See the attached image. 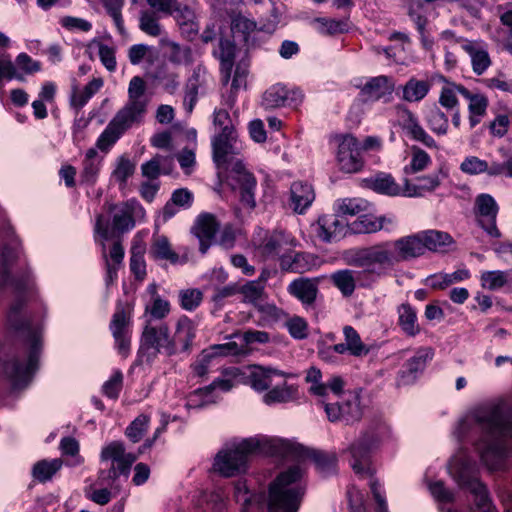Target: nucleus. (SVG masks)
Returning <instances> with one entry per match:
<instances>
[{
  "instance_id": "nucleus-56",
  "label": "nucleus",
  "mask_w": 512,
  "mask_h": 512,
  "mask_svg": "<svg viewBox=\"0 0 512 512\" xmlns=\"http://www.w3.org/2000/svg\"><path fill=\"white\" fill-rule=\"evenodd\" d=\"M508 275V271H484L480 277L481 286L492 291L498 290L508 283Z\"/></svg>"
},
{
  "instance_id": "nucleus-22",
  "label": "nucleus",
  "mask_w": 512,
  "mask_h": 512,
  "mask_svg": "<svg viewBox=\"0 0 512 512\" xmlns=\"http://www.w3.org/2000/svg\"><path fill=\"white\" fill-rule=\"evenodd\" d=\"M434 356V351L431 347L419 348L413 357L408 359L399 373V385L412 384L418 374L421 373L428 361H431Z\"/></svg>"
},
{
  "instance_id": "nucleus-63",
  "label": "nucleus",
  "mask_w": 512,
  "mask_h": 512,
  "mask_svg": "<svg viewBox=\"0 0 512 512\" xmlns=\"http://www.w3.org/2000/svg\"><path fill=\"white\" fill-rule=\"evenodd\" d=\"M135 164L127 157L121 156L117 159L116 167L112 172L113 178L121 185H125L127 179L134 174Z\"/></svg>"
},
{
  "instance_id": "nucleus-51",
  "label": "nucleus",
  "mask_w": 512,
  "mask_h": 512,
  "mask_svg": "<svg viewBox=\"0 0 512 512\" xmlns=\"http://www.w3.org/2000/svg\"><path fill=\"white\" fill-rule=\"evenodd\" d=\"M235 498L242 505L241 512H253L254 506L261 504L264 500L263 495H251L246 483L241 481L235 484Z\"/></svg>"
},
{
  "instance_id": "nucleus-19",
  "label": "nucleus",
  "mask_w": 512,
  "mask_h": 512,
  "mask_svg": "<svg viewBox=\"0 0 512 512\" xmlns=\"http://www.w3.org/2000/svg\"><path fill=\"white\" fill-rule=\"evenodd\" d=\"M395 111L400 125L412 139L423 143L429 148L436 147L435 140L424 130L417 116L410 109L403 104H397Z\"/></svg>"
},
{
  "instance_id": "nucleus-36",
  "label": "nucleus",
  "mask_w": 512,
  "mask_h": 512,
  "mask_svg": "<svg viewBox=\"0 0 512 512\" xmlns=\"http://www.w3.org/2000/svg\"><path fill=\"white\" fill-rule=\"evenodd\" d=\"M235 53L236 46L232 40L225 38H221L219 40L218 48L214 51V55L220 61L221 79L223 84H227L230 80Z\"/></svg>"
},
{
  "instance_id": "nucleus-14",
  "label": "nucleus",
  "mask_w": 512,
  "mask_h": 512,
  "mask_svg": "<svg viewBox=\"0 0 512 512\" xmlns=\"http://www.w3.org/2000/svg\"><path fill=\"white\" fill-rule=\"evenodd\" d=\"M296 246V240L291 234L283 231H274L261 245V253L266 258L282 259L291 257L292 249Z\"/></svg>"
},
{
  "instance_id": "nucleus-33",
  "label": "nucleus",
  "mask_w": 512,
  "mask_h": 512,
  "mask_svg": "<svg viewBox=\"0 0 512 512\" xmlns=\"http://www.w3.org/2000/svg\"><path fill=\"white\" fill-rule=\"evenodd\" d=\"M94 231L102 239V242H101L102 255H103V258L105 259V265H106L105 282L107 285H110L117 278V272H118L119 266L112 265L110 260H108V257H107L106 245H105L104 241H106L112 237V232L110 231V228H109V221L102 214H99L96 217Z\"/></svg>"
},
{
  "instance_id": "nucleus-62",
  "label": "nucleus",
  "mask_w": 512,
  "mask_h": 512,
  "mask_svg": "<svg viewBox=\"0 0 512 512\" xmlns=\"http://www.w3.org/2000/svg\"><path fill=\"white\" fill-rule=\"evenodd\" d=\"M336 210L340 215L355 216L366 210L367 202L359 198H346L336 202Z\"/></svg>"
},
{
  "instance_id": "nucleus-45",
  "label": "nucleus",
  "mask_w": 512,
  "mask_h": 512,
  "mask_svg": "<svg viewBox=\"0 0 512 512\" xmlns=\"http://www.w3.org/2000/svg\"><path fill=\"white\" fill-rule=\"evenodd\" d=\"M439 78L446 83V85L441 88L439 104L448 110L457 109L459 104L457 94L461 95L462 89L467 88L461 84L449 82L444 76H439Z\"/></svg>"
},
{
  "instance_id": "nucleus-48",
  "label": "nucleus",
  "mask_w": 512,
  "mask_h": 512,
  "mask_svg": "<svg viewBox=\"0 0 512 512\" xmlns=\"http://www.w3.org/2000/svg\"><path fill=\"white\" fill-rule=\"evenodd\" d=\"M420 239L424 245V252L426 250L438 251L442 247L448 246L452 243L451 236L438 230H426L418 232Z\"/></svg>"
},
{
  "instance_id": "nucleus-39",
  "label": "nucleus",
  "mask_w": 512,
  "mask_h": 512,
  "mask_svg": "<svg viewBox=\"0 0 512 512\" xmlns=\"http://www.w3.org/2000/svg\"><path fill=\"white\" fill-rule=\"evenodd\" d=\"M431 83L427 80H419L411 77L404 85L398 87V91L402 92L401 99L406 102H420L429 93Z\"/></svg>"
},
{
  "instance_id": "nucleus-15",
  "label": "nucleus",
  "mask_w": 512,
  "mask_h": 512,
  "mask_svg": "<svg viewBox=\"0 0 512 512\" xmlns=\"http://www.w3.org/2000/svg\"><path fill=\"white\" fill-rule=\"evenodd\" d=\"M300 89L288 90L284 85L275 84L265 91L262 97V106L265 109H273L282 106H297L303 100Z\"/></svg>"
},
{
  "instance_id": "nucleus-16",
  "label": "nucleus",
  "mask_w": 512,
  "mask_h": 512,
  "mask_svg": "<svg viewBox=\"0 0 512 512\" xmlns=\"http://www.w3.org/2000/svg\"><path fill=\"white\" fill-rule=\"evenodd\" d=\"M347 222L339 215H322L312 225L316 236L325 243L337 242L345 236Z\"/></svg>"
},
{
  "instance_id": "nucleus-55",
  "label": "nucleus",
  "mask_w": 512,
  "mask_h": 512,
  "mask_svg": "<svg viewBox=\"0 0 512 512\" xmlns=\"http://www.w3.org/2000/svg\"><path fill=\"white\" fill-rule=\"evenodd\" d=\"M151 253L155 258L168 260L173 264L177 263L179 259L178 254L171 249L170 243L165 236H159L154 239Z\"/></svg>"
},
{
  "instance_id": "nucleus-64",
  "label": "nucleus",
  "mask_w": 512,
  "mask_h": 512,
  "mask_svg": "<svg viewBox=\"0 0 512 512\" xmlns=\"http://www.w3.org/2000/svg\"><path fill=\"white\" fill-rule=\"evenodd\" d=\"M149 424V417L147 415H139L131 424L126 428V436L133 442H139L144 433L147 431Z\"/></svg>"
},
{
  "instance_id": "nucleus-18",
  "label": "nucleus",
  "mask_w": 512,
  "mask_h": 512,
  "mask_svg": "<svg viewBox=\"0 0 512 512\" xmlns=\"http://www.w3.org/2000/svg\"><path fill=\"white\" fill-rule=\"evenodd\" d=\"M395 111L400 125L412 139L423 143L429 148L436 147L435 140L424 130L417 116L410 109L403 104H397Z\"/></svg>"
},
{
  "instance_id": "nucleus-9",
  "label": "nucleus",
  "mask_w": 512,
  "mask_h": 512,
  "mask_svg": "<svg viewBox=\"0 0 512 512\" xmlns=\"http://www.w3.org/2000/svg\"><path fill=\"white\" fill-rule=\"evenodd\" d=\"M334 142L337 146L336 161L339 169L345 173L359 172L364 161L357 138L351 134H341L334 137Z\"/></svg>"
},
{
  "instance_id": "nucleus-25",
  "label": "nucleus",
  "mask_w": 512,
  "mask_h": 512,
  "mask_svg": "<svg viewBox=\"0 0 512 512\" xmlns=\"http://www.w3.org/2000/svg\"><path fill=\"white\" fill-rule=\"evenodd\" d=\"M196 337V326L187 316H182L176 323L175 331L171 336V343L174 345L175 355L189 353Z\"/></svg>"
},
{
  "instance_id": "nucleus-46",
  "label": "nucleus",
  "mask_w": 512,
  "mask_h": 512,
  "mask_svg": "<svg viewBox=\"0 0 512 512\" xmlns=\"http://www.w3.org/2000/svg\"><path fill=\"white\" fill-rule=\"evenodd\" d=\"M223 378H216L211 384L204 388H200L195 391V395H208L212 391L218 389L223 392L230 391L234 386L233 379L238 376V368L231 367L225 369L223 372Z\"/></svg>"
},
{
  "instance_id": "nucleus-54",
  "label": "nucleus",
  "mask_w": 512,
  "mask_h": 512,
  "mask_svg": "<svg viewBox=\"0 0 512 512\" xmlns=\"http://www.w3.org/2000/svg\"><path fill=\"white\" fill-rule=\"evenodd\" d=\"M215 361L216 358L211 350L208 348L202 350L190 365L193 375L200 378L206 377Z\"/></svg>"
},
{
  "instance_id": "nucleus-42",
  "label": "nucleus",
  "mask_w": 512,
  "mask_h": 512,
  "mask_svg": "<svg viewBox=\"0 0 512 512\" xmlns=\"http://www.w3.org/2000/svg\"><path fill=\"white\" fill-rule=\"evenodd\" d=\"M102 86L103 80L101 78H93L82 91H79L78 87L75 85L70 97V105L78 112Z\"/></svg>"
},
{
  "instance_id": "nucleus-1",
  "label": "nucleus",
  "mask_w": 512,
  "mask_h": 512,
  "mask_svg": "<svg viewBox=\"0 0 512 512\" xmlns=\"http://www.w3.org/2000/svg\"><path fill=\"white\" fill-rule=\"evenodd\" d=\"M6 287H11L15 294L14 300L6 314L8 329L15 334L27 349L24 362L12 359L3 364L4 374L11 380L14 388L27 385L38 365L42 349V328L35 322L32 312L26 305V294L33 288L28 276L22 279H11L6 269L0 271V295Z\"/></svg>"
},
{
  "instance_id": "nucleus-38",
  "label": "nucleus",
  "mask_w": 512,
  "mask_h": 512,
  "mask_svg": "<svg viewBox=\"0 0 512 512\" xmlns=\"http://www.w3.org/2000/svg\"><path fill=\"white\" fill-rule=\"evenodd\" d=\"M174 167L172 156L156 154L149 161L141 165V173L144 177L154 180L159 175H169Z\"/></svg>"
},
{
  "instance_id": "nucleus-12",
  "label": "nucleus",
  "mask_w": 512,
  "mask_h": 512,
  "mask_svg": "<svg viewBox=\"0 0 512 512\" xmlns=\"http://www.w3.org/2000/svg\"><path fill=\"white\" fill-rule=\"evenodd\" d=\"M227 131L219 132L212 138L213 161L219 168L225 167L242 149L237 131Z\"/></svg>"
},
{
  "instance_id": "nucleus-30",
  "label": "nucleus",
  "mask_w": 512,
  "mask_h": 512,
  "mask_svg": "<svg viewBox=\"0 0 512 512\" xmlns=\"http://www.w3.org/2000/svg\"><path fill=\"white\" fill-rule=\"evenodd\" d=\"M460 170L464 174L475 176L486 173L490 177L502 176L503 167L501 162L480 159L477 156H468L460 164Z\"/></svg>"
},
{
  "instance_id": "nucleus-32",
  "label": "nucleus",
  "mask_w": 512,
  "mask_h": 512,
  "mask_svg": "<svg viewBox=\"0 0 512 512\" xmlns=\"http://www.w3.org/2000/svg\"><path fill=\"white\" fill-rule=\"evenodd\" d=\"M362 278H365V273L350 269L336 271L331 276L333 284L344 296H351L353 294L357 282L363 287L370 285V281H362Z\"/></svg>"
},
{
  "instance_id": "nucleus-8",
  "label": "nucleus",
  "mask_w": 512,
  "mask_h": 512,
  "mask_svg": "<svg viewBox=\"0 0 512 512\" xmlns=\"http://www.w3.org/2000/svg\"><path fill=\"white\" fill-rule=\"evenodd\" d=\"M454 478L458 485L469 490L474 495V503L477 510L480 512H491L493 504L489 496L486 486L479 480L477 470L463 463Z\"/></svg>"
},
{
  "instance_id": "nucleus-17",
  "label": "nucleus",
  "mask_w": 512,
  "mask_h": 512,
  "mask_svg": "<svg viewBox=\"0 0 512 512\" xmlns=\"http://www.w3.org/2000/svg\"><path fill=\"white\" fill-rule=\"evenodd\" d=\"M395 111L400 125L412 139L423 143L429 148L436 147L435 140L424 130L417 116L410 109L403 104H397Z\"/></svg>"
},
{
  "instance_id": "nucleus-3",
  "label": "nucleus",
  "mask_w": 512,
  "mask_h": 512,
  "mask_svg": "<svg viewBox=\"0 0 512 512\" xmlns=\"http://www.w3.org/2000/svg\"><path fill=\"white\" fill-rule=\"evenodd\" d=\"M257 454L286 457L298 454V447L287 440L263 435L233 441L215 455L213 470L223 477H234L245 473L250 457Z\"/></svg>"
},
{
  "instance_id": "nucleus-44",
  "label": "nucleus",
  "mask_w": 512,
  "mask_h": 512,
  "mask_svg": "<svg viewBox=\"0 0 512 512\" xmlns=\"http://www.w3.org/2000/svg\"><path fill=\"white\" fill-rule=\"evenodd\" d=\"M282 375L283 373L279 370L255 366L249 375V381L254 390L262 392L270 387L274 376Z\"/></svg>"
},
{
  "instance_id": "nucleus-23",
  "label": "nucleus",
  "mask_w": 512,
  "mask_h": 512,
  "mask_svg": "<svg viewBox=\"0 0 512 512\" xmlns=\"http://www.w3.org/2000/svg\"><path fill=\"white\" fill-rule=\"evenodd\" d=\"M218 230L219 223L213 214L202 213L196 218L191 231L199 240L202 254L208 251Z\"/></svg>"
},
{
  "instance_id": "nucleus-24",
  "label": "nucleus",
  "mask_w": 512,
  "mask_h": 512,
  "mask_svg": "<svg viewBox=\"0 0 512 512\" xmlns=\"http://www.w3.org/2000/svg\"><path fill=\"white\" fill-rule=\"evenodd\" d=\"M101 459L103 461H112V464L118 465L120 473H124V477L127 479L130 468L136 461L137 456L132 453H126L122 442L113 441L102 448Z\"/></svg>"
},
{
  "instance_id": "nucleus-20",
  "label": "nucleus",
  "mask_w": 512,
  "mask_h": 512,
  "mask_svg": "<svg viewBox=\"0 0 512 512\" xmlns=\"http://www.w3.org/2000/svg\"><path fill=\"white\" fill-rule=\"evenodd\" d=\"M447 174L442 168L428 175L416 177L414 181L405 179L404 181V197H423L427 193L434 192L440 185Z\"/></svg>"
},
{
  "instance_id": "nucleus-57",
  "label": "nucleus",
  "mask_w": 512,
  "mask_h": 512,
  "mask_svg": "<svg viewBox=\"0 0 512 512\" xmlns=\"http://www.w3.org/2000/svg\"><path fill=\"white\" fill-rule=\"evenodd\" d=\"M239 293L243 295V301L245 303L257 305V303L262 299L265 289L264 285L260 282L252 280L240 286Z\"/></svg>"
},
{
  "instance_id": "nucleus-31",
  "label": "nucleus",
  "mask_w": 512,
  "mask_h": 512,
  "mask_svg": "<svg viewBox=\"0 0 512 512\" xmlns=\"http://www.w3.org/2000/svg\"><path fill=\"white\" fill-rule=\"evenodd\" d=\"M232 181H234L233 188L239 190L241 202L253 209L256 206L255 189L257 182L255 177L246 170H237Z\"/></svg>"
},
{
  "instance_id": "nucleus-26",
  "label": "nucleus",
  "mask_w": 512,
  "mask_h": 512,
  "mask_svg": "<svg viewBox=\"0 0 512 512\" xmlns=\"http://www.w3.org/2000/svg\"><path fill=\"white\" fill-rule=\"evenodd\" d=\"M133 125L134 123L129 121L122 114L116 113L105 130L99 136L96 146L102 151L110 149V147L117 142L123 133Z\"/></svg>"
},
{
  "instance_id": "nucleus-37",
  "label": "nucleus",
  "mask_w": 512,
  "mask_h": 512,
  "mask_svg": "<svg viewBox=\"0 0 512 512\" xmlns=\"http://www.w3.org/2000/svg\"><path fill=\"white\" fill-rule=\"evenodd\" d=\"M461 95L469 101V124L470 128L478 125L486 115L488 107V98L483 94H475L468 89H462Z\"/></svg>"
},
{
  "instance_id": "nucleus-40",
  "label": "nucleus",
  "mask_w": 512,
  "mask_h": 512,
  "mask_svg": "<svg viewBox=\"0 0 512 512\" xmlns=\"http://www.w3.org/2000/svg\"><path fill=\"white\" fill-rule=\"evenodd\" d=\"M398 325L408 337H415L420 333L416 310L409 304L403 303L397 308Z\"/></svg>"
},
{
  "instance_id": "nucleus-4",
  "label": "nucleus",
  "mask_w": 512,
  "mask_h": 512,
  "mask_svg": "<svg viewBox=\"0 0 512 512\" xmlns=\"http://www.w3.org/2000/svg\"><path fill=\"white\" fill-rule=\"evenodd\" d=\"M388 434V426L381 419L372 421L362 435L355 440L346 453L349 455V465L359 478H370V489L378 505L379 512H388L385 497L381 494V486L373 478L375 468L371 460V453L374 448Z\"/></svg>"
},
{
  "instance_id": "nucleus-58",
  "label": "nucleus",
  "mask_w": 512,
  "mask_h": 512,
  "mask_svg": "<svg viewBox=\"0 0 512 512\" xmlns=\"http://www.w3.org/2000/svg\"><path fill=\"white\" fill-rule=\"evenodd\" d=\"M362 410L357 396H351L341 404V419L346 424H351L360 420Z\"/></svg>"
},
{
  "instance_id": "nucleus-35",
  "label": "nucleus",
  "mask_w": 512,
  "mask_h": 512,
  "mask_svg": "<svg viewBox=\"0 0 512 512\" xmlns=\"http://www.w3.org/2000/svg\"><path fill=\"white\" fill-rule=\"evenodd\" d=\"M364 183L366 187L379 194L388 196H403L404 185L400 186L397 184L391 174L380 172L369 178H366Z\"/></svg>"
},
{
  "instance_id": "nucleus-11",
  "label": "nucleus",
  "mask_w": 512,
  "mask_h": 512,
  "mask_svg": "<svg viewBox=\"0 0 512 512\" xmlns=\"http://www.w3.org/2000/svg\"><path fill=\"white\" fill-rule=\"evenodd\" d=\"M475 214L478 224L491 237L500 238L501 232L497 228L496 218L499 211L498 204L490 194H480L475 199Z\"/></svg>"
},
{
  "instance_id": "nucleus-13",
  "label": "nucleus",
  "mask_w": 512,
  "mask_h": 512,
  "mask_svg": "<svg viewBox=\"0 0 512 512\" xmlns=\"http://www.w3.org/2000/svg\"><path fill=\"white\" fill-rule=\"evenodd\" d=\"M110 212H113V232L124 233L134 228L136 219L143 218L144 210L137 200L130 199L111 206Z\"/></svg>"
},
{
  "instance_id": "nucleus-49",
  "label": "nucleus",
  "mask_w": 512,
  "mask_h": 512,
  "mask_svg": "<svg viewBox=\"0 0 512 512\" xmlns=\"http://www.w3.org/2000/svg\"><path fill=\"white\" fill-rule=\"evenodd\" d=\"M425 120L433 133L437 135L447 134L449 128L448 117L437 105L434 104L428 109Z\"/></svg>"
},
{
  "instance_id": "nucleus-59",
  "label": "nucleus",
  "mask_w": 512,
  "mask_h": 512,
  "mask_svg": "<svg viewBox=\"0 0 512 512\" xmlns=\"http://www.w3.org/2000/svg\"><path fill=\"white\" fill-rule=\"evenodd\" d=\"M16 79L18 81H24L25 77L21 72H18L15 64L12 62L9 54L1 52L0 53V83L3 80H13Z\"/></svg>"
},
{
  "instance_id": "nucleus-41",
  "label": "nucleus",
  "mask_w": 512,
  "mask_h": 512,
  "mask_svg": "<svg viewBox=\"0 0 512 512\" xmlns=\"http://www.w3.org/2000/svg\"><path fill=\"white\" fill-rule=\"evenodd\" d=\"M148 291L152 295V302L151 304L146 305L145 316L147 319H151L155 322L156 320H162L169 314L170 304L167 300L161 298L157 294V287L155 284H150L148 286Z\"/></svg>"
},
{
  "instance_id": "nucleus-2",
  "label": "nucleus",
  "mask_w": 512,
  "mask_h": 512,
  "mask_svg": "<svg viewBox=\"0 0 512 512\" xmlns=\"http://www.w3.org/2000/svg\"><path fill=\"white\" fill-rule=\"evenodd\" d=\"M472 433L479 434L474 445L483 465L489 471L503 470L512 448V412L505 403H484L467 412L454 435L461 441Z\"/></svg>"
},
{
  "instance_id": "nucleus-7",
  "label": "nucleus",
  "mask_w": 512,
  "mask_h": 512,
  "mask_svg": "<svg viewBox=\"0 0 512 512\" xmlns=\"http://www.w3.org/2000/svg\"><path fill=\"white\" fill-rule=\"evenodd\" d=\"M140 349L142 352H151L153 356L159 353H164L167 356L175 355L168 325L164 322L146 319L141 335Z\"/></svg>"
},
{
  "instance_id": "nucleus-29",
  "label": "nucleus",
  "mask_w": 512,
  "mask_h": 512,
  "mask_svg": "<svg viewBox=\"0 0 512 512\" xmlns=\"http://www.w3.org/2000/svg\"><path fill=\"white\" fill-rule=\"evenodd\" d=\"M461 48L470 56L472 70L476 75H482L490 66L491 59L488 51L480 42L459 39Z\"/></svg>"
},
{
  "instance_id": "nucleus-21",
  "label": "nucleus",
  "mask_w": 512,
  "mask_h": 512,
  "mask_svg": "<svg viewBox=\"0 0 512 512\" xmlns=\"http://www.w3.org/2000/svg\"><path fill=\"white\" fill-rule=\"evenodd\" d=\"M396 264L411 261L424 255V245L418 233L390 241Z\"/></svg>"
},
{
  "instance_id": "nucleus-27",
  "label": "nucleus",
  "mask_w": 512,
  "mask_h": 512,
  "mask_svg": "<svg viewBox=\"0 0 512 512\" xmlns=\"http://www.w3.org/2000/svg\"><path fill=\"white\" fill-rule=\"evenodd\" d=\"M314 200L315 192L311 184L302 181L292 183L289 206L295 213L303 214Z\"/></svg>"
},
{
  "instance_id": "nucleus-10",
  "label": "nucleus",
  "mask_w": 512,
  "mask_h": 512,
  "mask_svg": "<svg viewBox=\"0 0 512 512\" xmlns=\"http://www.w3.org/2000/svg\"><path fill=\"white\" fill-rule=\"evenodd\" d=\"M146 90L147 85L144 79L134 76L128 86V101L117 113L122 114L134 124H139L147 111L149 102Z\"/></svg>"
},
{
  "instance_id": "nucleus-50",
  "label": "nucleus",
  "mask_w": 512,
  "mask_h": 512,
  "mask_svg": "<svg viewBox=\"0 0 512 512\" xmlns=\"http://www.w3.org/2000/svg\"><path fill=\"white\" fill-rule=\"evenodd\" d=\"M62 464L59 458L38 461L32 468V475L37 481L46 482L61 469Z\"/></svg>"
},
{
  "instance_id": "nucleus-6",
  "label": "nucleus",
  "mask_w": 512,
  "mask_h": 512,
  "mask_svg": "<svg viewBox=\"0 0 512 512\" xmlns=\"http://www.w3.org/2000/svg\"><path fill=\"white\" fill-rule=\"evenodd\" d=\"M348 263L362 268L365 278L370 282H375L386 275L396 265L390 241L350 250Z\"/></svg>"
},
{
  "instance_id": "nucleus-61",
  "label": "nucleus",
  "mask_w": 512,
  "mask_h": 512,
  "mask_svg": "<svg viewBox=\"0 0 512 512\" xmlns=\"http://www.w3.org/2000/svg\"><path fill=\"white\" fill-rule=\"evenodd\" d=\"M158 16L154 11H142L139 19V28L147 35L157 37L161 34Z\"/></svg>"
},
{
  "instance_id": "nucleus-43",
  "label": "nucleus",
  "mask_w": 512,
  "mask_h": 512,
  "mask_svg": "<svg viewBox=\"0 0 512 512\" xmlns=\"http://www.w3.org/2000/svg\"><path fill=\"white\" fill-rule=\"evenodd\" d=\"M470 278V272L468 269L462 268L454 271L453 273H438L429 276L426 280L427 285L433 289H445L448 286L462 282Z\"/></svg>"
},
{
  "instance_id": "nucleus-47",
  "label": "nucleus",
  "mask_w": 512,
  "mask_h": 512,
  "mask_svg": "<svg viewBox=\"0 0 512 512\" xmlns=\"http://www.w3.org/2000/svg\"><path fill=\"white\" fill-rule=\"evenodd\" d=\"M385 221L384 216L362 215L351 224L350 229L357 234L376 233L383 228Z\"/></svg>"
},
{
  "instance_id": "nucleus-28",
  "label": "nucleus",
  "mask_w": 512,
  "mask_h": 512,
  "mask_svg": "<svg viewBox=\"0 0 512 512\" xmlns=\"http://www.w3.org/2000/svg\"><path fill=\"white\" fill-rule=\"evenodd\" d=\"M395 89L392 79L380 75L369 79L361 88L360 95L365 101H378L385 96H391Z\"/></svg>"
},
{
  "instance_id": "nucleus-5",
  "label": "nucleus",
  "mask_w": 512,
  "mask_h": 512,
  "mask_svg": "<svg viewBox=\"0 0 512 512\" xmlns=\"http://www.w3.org/2000/svg\"><path fill=\"white\" fill-rule=\"evenodd\" d=\"M304 469L294 465L280 473L269 485V512H297L304 494Z\"/></svg>"
},
{
  "instance_id": "nucleus-34",
  "label": "nucleus",
  "mask_w": 512,
  "mask_h": 512,
  "mask_svg": "<svg viewBox=\"0 0 512 512\" xmlns=\"http://www.w3.org/2000/svg\"><path fill=\"white\" fill-rule=\"evenodd\" d=\"M288 292L300 300L304 306H312L318 293V280L308 278L296 279L289 284Z\"/></svg>"
},
{
  "instance_id": "nucleus-60",
  "label": "nucleus",
  "mask_w": 512,
  "mask_h": 512,
  "mask_svg": "<svg viewBox=\"0 0 512 512\" xmlns=\"http://www.w3.org/2000/svg\"><path fill=\"white\" fill-rule=\"evenodd\" d=\"M408 14L412 21L415 23L417 31L420 34V40L423 48L427 51L432 50L434 40L426 33L425 27L427 24V18L425 15L419 11H414V9H411Z\"/></svg>"
},
{
  "instance_id": "nucleus-52",
  "label": "nucleus",
  "mask_w": 512,
  "mask_h": 512,
  "mask_svg": "<svg viewBox=\"0 0 512 512\" xmlns=\"http://www.w3.org/2000/svg\"><path fill=\"white\" fill-rule=\"evenodd\" d=\"M345 343L350 348V355L354 357L366 356L369 348L363 343L359 333L350 325L343 327Z\"/></svg>"
},
{
  "instance_id": "nucleus-53",
  "label": "nucleus",
  "mask_w": 512,
  "mask_h": 512,
  "mask_svg": "<svg viewBox=\"0 0 512 512\" xmlns=\"http://www.w3.org/2000/svg\"><path fill=\"white\" fill-rule=\"evenodd\" d=\"M296 389L286 383L283 386H276L269 390L264 396L263 401L267 405L277 403H287L295 398Z\"/></svg>"
}]
</instances>
